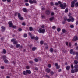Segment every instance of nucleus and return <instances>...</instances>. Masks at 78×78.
Wrapping results in <instances>:
<instances>
[{"mask_svg":"<svg viewBox=\"0 0 78 78\" xmlns=\"http://www.w3.org/2000/svg\"><path fill=\"white\" fill-rule=\"evenodd\" d=\"M20 17H21V15H20V13H19L18 14V18H20Z\"/></svg>","mask_w":78,"mask_h":78,"instance_id":"30","label":"nucleus"},{"mask_svg":"<svg viewBox=\"0 0 78 78\" xmlns=\"http://www.w3.org/2000/svg\"><path fill=\"white\" fill-rule=\"evenodd\" d=\"M64 20L65 21H67V18H64Z\"/></svg>","mask_w":78,"mask_h":78,"instance_id":"54","label":"nucleus"},{"mask_svg":"<svg viewBox=\"0 0 78 78\" xmlns=\"http://www.w3.org/2000/svg\"><path fill=\"white\" fill-rule=\"evenodd\" d=\"M56 27H55V26H54L52 27V28L53 29H55V28H56Z\"/></svg>","mask_w":78,"mask_h":78,"instance_id":"57","label":"nucleus"},{"mask_svg":"<svg viewBox=\"0 0 78 78\" xmlns=\"http://www.w3.org/2000/svg\"><path fill=\"white\" fill-rule=\"evenodd\" d=\"M74 67L75 69H78V65H76L74 66Z\"/></svg>","mask_w":78,"mask_h":78,"instance_id":"23","label":"nucleus"},{"mask_svg":"<svg viewBox=\"0 0 78 78\" xmlns=\"http://www.w3.org/2000/svg\"><path fill=\"white\" fill-rule=\"evenodd\" d=\"M15 41V39H12L11 40V42H14Z\"/></svg>","mask_w":78,"mask_h":78,"instance_id":"53","label":"nucleus"},{"mask_svg":"<svg viewBox=\"0 0 78 78\" xmlns=\"http://www.w3.org/2000/svg\"><path fill=\"white\" fill-rule=\"evenodd\" d=\"M75 59L77 60H78V55H76V56Z\"/></svg>","mask_w":78,"mask_h":78,"instance_id":"45","label":"nucleus"},{"mask_svg":"<svg viewBox=\"0 0 78 78\" xmlns=\"http://www.w3.org/2000/svg\"><path fill=\"white\" fill-rule=\"evenodd\" d=\"M19 19L20 20H23V18L22 17H21L19 18Z\"/></svg>","mask_w":78,"mask_h":78,"instance_id":"32","label":"nucleus"},{"mask_svg":"<svg viewBox=\"0 0 78 78\" xmlns=\"http://www.w3.org/2000/svg\"><path fill=\"white\" fill-rule=\"evenodd\" d=\"M44 25H42L41 26V27L42 28H44Z\"/></svg>","mask_w":78,"mask_h":78,"instance_id":"62","label":"nucleus"},{"mask_svg":"<svg viewBox=\"0 0 78 78\" xmlns=\"http://www.w3.org/2000/svg\"><path fill=\"white\" fill-rule=\"evenodd\" d=\"M55 67H56V69H59L60 68V66H59L58 65V64L56 63H55Z\"/></svg>","mask_w":78,"mask_h":78,"instance_id":"3","label":"nucleus"},{"mask_svg":"<svg viewBox=\"0 0 78 78\" xmlns=\"http://www.w3.org/2000/svg\"><path fill=\"white\" fill-rule=\"evenodd\" d=\"M26 69H30V66H26Z\"/></svg>","mask_w":78,"mask_h":78,"instance_id":"47","label":"nucleus"},{"mask_svg":"<svg viewBox=\"0 0 78 78\" xmlns=\"http://www.w3.org/2000/svg\"><path fill=\"white\" fill-rule=\"evenodd\" d=\"M45 30L44 29L40 28L38 30V32L39 33H45Z\"/></svg>","mask_w":78,"mask_h":78,"instance_id":"2","label":"nucleus"},{"mask_svg":"<svg viewBox=\"0 0 78 78\" xmlns=\"http://www.w3.org/2000/svg\"><path fill=\"white\" fill-rule=\"evenodd\" d=\"M74 4L75 1H73L71 2V6L72 7V8H74L75 6V5H74Z\"/></svg>","mask_w":78,"mask_h":78,"instance_id":"4","label":"nucleus"},{"mask_svg":"<svg viewBox=\"0 0 78 78\" xmlns=\"http://www.w3.org/2000/svg\"><path fill=\"white\" fill-rule=\"evenodd\" d=\"M34 39H35V40L36 41H37V40L39 39V37H35Z\"/></svg>","mask_w":78,"mask_h":78,"instance_id":"21","label":"nucleus"},{"mask_svg":"<svg viewBox=\"0 0 78 78\" xmlns=\"http://www.w3.org/2000/svg\"><path fill=\"white\" fill-rule=\"evenodd\" d=\"M50 21H52L53 20H54V17H52L49 18Z\"/></svg>","mask_w":78,"mask_h":78,"instance_id":"13","label":"nucleus"},{"mask_svg":"<svg viewBox=\"0 0 78 78\" xmlns=\"http://www.w3.org/2000/svg\"><path fill=\"white\" fill-rule=\"evenodd\" d=\"M7 78H10V77L9 76H6Z\"/></svg>","mask_w":78,"mask_h":78,"instance_id":"64","label":"nucleus"},{"mask_svg":"<svg viewBox=\"0 0 78 78\" xmlns=\"http://www.w3.org/2000/svg\"><path fill=\"white\" fill-rule=\"evenodd\" d=\"M45 13L47 15H49L50 14V12L49 10H48L46 11Z\"/></svg>","mask_w":78,"mask_h":78,"instance_id":"9","label":"nucleus"},{"mask_svg":"<svg viewBox=\"0 0 78 78\" xmlns=\"http://www.w3.org/2000/svg\"><path fill=\"white\" fill-rule=\"evenodd\" d=\"M3 53L4 54H6V50L5 49H4L3 50Z\"/></svg>","mask_w":78,"mask_h":78,"instance_id":"18","label":"nucleus"},{"mask_svg":"<svg viewBox=\"0 0 78 78\" xmlns=\"http://www.w3.org/2000/svg\"><path fill=\"white\" fill-rule=\"evenodd\" d=\"M28 34L29 36H32L31 33L30 32H29Z\"/></svg>","mask_w":78,"mask_h":78,"instance_id":"48","label":"nucleus"},{"mask_svg":"<svg viewBox=\"0 0 78 78\" xmlns=\"http://www.w3.org/2000/svg\"><path fill=\"white\" fill-rule=\"evenodd\" d=\"M72 54H73V55H75V54H76V53H75V52H72Z\"/></svg>","mask_w":78,"mask_h":78,"instance_id":"56","label":"nucleus"},{"mask_svg":"<svg viewBox=\"0 0 78 78\" xmlns=\"http://www.w3.org/2000/svg\"><path fill=\"white\" fill-rule=\"evenodd\" d=\"M23 74L24 75H27V71H23Z\"/></svg>","mask_w":78,"mask_h":78,"instance_id":"12","label":"nucleus"},{"mask_svg":"<svg viewBox=\"0 0 78 78\" xmlns=\"http://www.w3.org/2000/svg\"><path fill=\"white\" fill-rule=\"evenodd\" d=\"M33 2L34 3H36L37 2L36 0H33Z\"/></svg>","mask_w":78,"mask_h":78,"instance_id":"46","label":"nucleus"},{"mask_svg":"<svg viewBox=\"0 0 78 78\" xmlns=\"http://www.w3.org/2000/svg\"><path fill=\"white\" fill-rule=\"evenodd\" d=\"M1 28L2 29V31L3 32V31H5V29H6V28L4 26H2Z\"/></svg>","mask_w":78,"mask_h":78,"instance_id":"8","label":"nucleus"},{"mask_svg":"<svg viewBox=\"0 0 78 78\" xmlns=\"http://www.w3.org/2000/svg\"><path fill=\"white\" fill-rule=\"evenodd\" d=\"M29 2L31 4H32V3H33V2L31 0H29Z\"/></svg>","mask_w":78,"mask_h":78,"instance_id":"16","label":"nucleus"},{"mask_svg":"<svg viewBox=\"0 0 78 78\" xmlns=\"http://www.w3.org/2000/svg\"><path fill=\"white\" fill-rule=\"evenodd\" d=\"M17 43H18L17 41H15L13 42L14 44H17Z\"/></svg>","mask_w":78,"mask_h":78,"instance_id":"39","label":"nucleus"},{"mask_svg":"<svg viewBox=\"0 0 78 78\" xmlns=\"http://www.w3.org/2000/svg\"><path fill=\"white\" fill-rule=\"evenodd\" d=\"M25 5L26 6H29V4L28 3H25Z\"/></svg>","mask_w":78,"mask_h":78,"instance_id":"41","label":"nucleus"},{"mask_svg":"<svg viewBox=\"0 0 78 78\" xmlns=\"http://www.w3.org/2000/svg\"><path fill=\"white\" fill-rule=\"evenodd\" d=\"M48 66L49 68H50L51 67V65L50 64H48Z\"/></svg>","mask_w":78,"mask_h":78,"instance_id":"24","label":"nucleus"},{"mask_svg":"<svg viewBox=\"0 0 78 78\" xmlns=\"http://www.w3.org/2000/svg\"><path fill=\"white\" fill-rule=\"evenodd\" d=\"M55 6H58L59 5V4L58 3H55Z\"/></svg>","mask_w":78,"mask_h":78,"instance_id":"40","label":"nucleus"},{"mask_svg":"<svg viewBox=\"0 0 78 78\" xmlns=\"http://www.w3.org/2000/svg\"><path fill=\"white\" fill-rule=\"evenodd\" d=\"M70 19H71V21L72 22H74L75 20V18H73L72 16H70L69 17Z\"/></svg>","mask_w":78,"mask_h":78,"instance_id":"7","label":"nucleus"},{"mask_svg":"<svg viewBox=\"0 0 78 78\" xmlns=\"http://www.w3.org/2000/svg\"><path fill=\"white\" fill-rule=\"evenodd\" d=\"M71 72L72 73H75V71H74V70L73 69L71 70Z\"/></svg>","mask_w":78,"mask_h":78,"instance_id":"27","label":"nucleus"},{"mask_svg":"<svg viewBox=\"0 0 78 78\" xmlns=\"http://www.w3.org/2000/svg\"><path fill=\"white\" fill-rule=\"evenodd\" d=\"M23 36L24 37H27V34H25Z\"/></svg>","mask_w":78,"mask_h":78,"instance_id":"33","label":"nucleus"},{"mask_svg":"<svg viewBox=\"0 0 78 78\" xmlns=\"http://www.w3.org/2000/svg\"><path fill=\"white\" fill-rule=\"evenodd\" d=\"M50 51L51 53H53V49L52 48H51L50 49Z\"/></svg>","mask_w":78,"mask_h":78,"instance_id":"17","label":"nucleus"},{"mask_svg":"<svg viewBox=\"0 0 78 78\" xmlns=\"http://www.w3.org/2000/svg\"><path fill=\"white\" fill-rule=\"evenodd\" d=\"M22 25H25V23H24V22H23V23H22Z\"/></svg>","mask_w":78,"mask_h":78,"instance_id":"52","label":"nucleus"},{"mask_svg":"<svg viewBox=\"0 0 78 78\" xmlns=\"http://www.w3.org/2000/svg\"><path fill=\"white\" fill-rule=\"evenodd\" d=\"M75 6H78V3H76L75 4Z\"/></svg>","mask_w":78,"mask_h":78,"instance_id":"50","label":"nucleus"},{"mask_svg":"<svg viewBox=\"0 0 78 78\" xmlns=\"http://www.w3.org/2000/svg\"><path fill=\"white\" fill-rule=\"evenodd\" d=\"M74 62L75 64H77L78 63V61H77V60H74Z\"/></svg>","mask_w":78,"mask_h":78,"instance_id":"35","label":"nucleus"},{"mask_svg":"<svg viewBox=\"0 0 78 78\" xmlns=\"http://www.w3.org/2000/svg\"><path fill=\"white\" fill-rule=\"evenodd\" d=\"M76 40H78V37H77L76 36H75L73 38L72 41H76Z\"/></svg>","mask_w":78,"mask_h":78,"instance_id":"6","label":"nucleus"},{"mask_svg":"<svg viewBox=\"0 0 78 78\" xmlns=\"http://www.w3.org/2000/svg\"><path fill=\"white\" fill-rule=\"evenodd\" d=\"M9 26L10 27H12L13 24H12V21H10L9 22Z\"/></svg>","mask_w":78,"mask_h":78,"instance_id":"5","label":"nucleus"},{"mask_svg":"<svg viewBox=\"0 0 78 78\" xmlns=\"http://www.w3.org/2000/svg\"><path fill=\"white\" fill-rule=\"evenodd\" d=\"M54 73V72H53V71H51L50 72V74L51 75H53Z\"/></svg>","mask_w":78,"mask_h":78,"instance_id":"28","label":"nucleus"},{"mask_svg":"<svg viewBox=\"0 0 78 78\" xmlns=\"http://www.w3.org/2000/svg\"><path fill=\"white\" fill-rule=\"evenodd\" d=\"M46 72L47 73H49L50 72V69L49 68H47L46 69Z\"/></svg>","mask_w":78,"mask_h":78,"instance_id":"11","label":"nucleus"},{"mask_svg":"<svg viewBox=\"0 0 78 78\" xmlns=\"http://www.w3.org/2000/svg\"><path fill=\"white\" fill-rule=\"evenodd\" d=\"M57 31L58 32H59V31H61V29H60V28H57Z\"/></svg>","mask_w":78,"mask_h":78,"instance_id":"34","label":"nucleus"},{"mask_svg":"<svg viewBox=\"0 0 78 78\" xmlns=\"http://www.w3.org/2000/svg\"><path fill=\"white\" fill-rule=\"evenodd\" d=\"M62 23L63 24H65L66 23V22L64 21H62Z\"/></svg>","mask_w":78,"mask_h":78,"instance_id":"55","label":"nucleus"},{"mask_svg":"<svg viewBox=\"0 0 78 78\" xmlns=\"http://www.w3.org/2000/svg\"><path fill=\"white\" fill-rule=\"evenodd\" d=\"M29 30L30 31H33V28H32V27H29Z\"/></svg>","mask_w":78,"mask_h":78,"instance_id":"31","label":"nucleus"},{"mask_svg":"<svg viewBox=\"0 0 78 78\" xmlns=\"http://www.w3.org/2000/svg\"><path fill=\"white\" fill-rule=\"evenodd\" d=\"M58 4H60V7L62 9H64L66 8V7L67 6V5H66V3H63V4H62L61 1H58Z\"/></svg>","mask_w":78,"mask_h":78,"instance_id":"1","label":"nucleus"},{"mask_svg":"<svg viewBox=\"0 0 78 78\" xmlns=\"http://www.w3.org/2000/svg\"><path fill=\"white\" fill-rule=\"evenodd\" d=\"M35 69L36 70H38V68L37 67H35Z\"/></svg>","mask_w":78,"mask_h":78,"instance_id":"63","label":"nucleus"},{"mask_svg":"<svg viewBox=\"0 0 78 78\" xmlns=\"http://www.w3.org/2000/svg\"><path fill=\"white\" fill-rule=\"evenodd\" d=\"M4 62L6 64H7V63H8V60L5 59L4 60Z\"/></svg>","mask_w":78,"mask_h":78,"instance_id":"19","label":"nucleus"},{"mask_svg":"<svg viewBox=\"0 0 78 78\" xmlns=\"http://www.w3.org/2000/svg\"><path fill=\"white\" fill-rule=\"evenodd\" d=\"M51 14L52 16H53V15H54V14H55V13H54L52 12L51 13Z\"/></svg>","mask_w":78,"mask_h":78,"instance_id":"61","label":"nucleus"},{"mask_svg":"<svg viewBox=\"0 0 78 78\" xmlns=\"http://www.w3.org/2000/svg\"><path fill=\"white\" fill-rule=\"evenodd\" d=\"M23 11L24 12H27V9L26 8H23Z\"/></svg>","mask_w":78,"mask_h":78,"instance_id":"15","label":"nucleus"},{"mask_svg":"<svg viewBox=\"0 0 78 78\" xmlns=\"http://www.w3.org/2000/svg\"><path fill=\"white\" fill-rule=\"evenodd\" d=\"M62 32L63 33H65L66 32V30L65 29H63L62 30Z\"/></svg>","mask_w":78,"mask_h":78,"instance_id":"37","label":"nucleus"},{"mask_svg":"<svg viewBox=\"0 0 78 78\" xmlns=\"http://www.w3.org/2000/svg\"><path fill=\"white\" fill-rule=\"evenodd\" d=\"M18 30L19 31H22V29L20 28L18 29Z\"/></svg>","mask_w":78,"mask_h":78,"instance_id":"49","label":"nucleus"},{"mask_svg":"<svg viewBox=\"0 0 78 78\" xmlns=\"http://www.w3.org/2000/svg\"><path fill=\"white\" fill-rule=\"evenodd\" d=\"M68 11H69V9H66L65 10V12L66 13H67V12H68Z\"/></svg>","mask_w":78,"mask_h":78,"instance_id":"22","label":"nucleus"},{"mask_svg":"<svg viewBox=\"0 0 78 78\" xmlns=\"http://www.w3.org/2000/svg\"><path fill=\"white\" fill-rule=\"evenodd\" d=\"M70 66H67L66 67V69L67 70H69L70 69Z\"/></svg>","mask_w":78,"mask_h":78,"instance_id":"14","label":"nucleus"},{"mask_svg":"<svg viewBox=\"0 0 78 78\" xmlns=\"http://www.w3.org/2000/svg\"><path fill=\"white\" fill-rule=\"evenodd\" d=\"M74 71L76 72H78V68H75Z\"/></svg>","mask_w":78,"mask_h":78,"instance_id":"20","label":"nucleus"},{"mask_svg":"<svg viewBox=\"0 0 78 78\" xmlns=\"http://www.w3.org/2000/svg\"><path fill=\"white\" fill-rule=\"evenodd\" d=\"M1 69H4V66H2L1 67Z\"/></svg>","mask_w":78,"mask_h":78,"instance_id":"59","label":"nucleus"},{"mask_svg":"<svg viewBox=\"0 0 78 78\" xmlns=\"http://www.w3.org/2000/svg\"><path fill=\"white\" fill-rule=\"evenodd\" d=\"M40 44L41 45H42L44 44V41H40Z\"/></svg>","mask_w":78,"mask_h":78,"instance_id":"43","label":"nucleus"},{"mask_svg":"<svg viewBox=\"0 0 78 78\" xmlns=\"http://www.w3.org/2000/svg\"><path fill=\"white\" fill-rule=\"evenodd\" d=\"M34 61L35 62H38V59L37 58H35L34 59Z\"/></svg>","mask_w":78,"mask_h":78,"instance_id":"38","label":"nucleus"},{"mask_svg":"<svg viewBox=\"0 0 78 78\" xmlns=\"http://www.w3.org/2000/svg\"><path fill=\"white\" fill-rule=\"evenodd\" d=\"M29 62L30 64H32L33 63V61H29Z\"/></svg>","mask_w":78,"mask_h":78,"instance_id":"44","label":"nucleus"},{"mask_svg":"<svg viewBox=\"0 0 78 78\" xmlns=\"http://www.w3.org/2000/svg\"><path fill=\"white\" fill-rule=\"evenodd\" d=\"M26 72L28 74H31V71H30V70H27Z\"/></svg>","mask_w":78,"mask_h":78,"instance_id":"10","label":"nucleus"},{"mask_svg":"<svg viewBox=\"0 0 78 78\" xmlns=\"http://www.w3.org/2000/svg\"><path fill=\"white\" fill-rule=\"evenodd\" d=\"M48 45H47L45 47V48L46 49H48Z\"/></svg>","mask_w":78,"mask_h":78,"instance_id":"58","label":"nucleus"},{"mask_svg":"<svg viewBox=\"0 0 78 78\" xmlns=\"http://www.w3.org/2000/svg\"><path fill=\"white\" fill-rule=\"evenodd\" d=\"M20 45L19 44H18L16 45V47L17 48H19V47H20Z\"/></svg>","mask_w":78,"mask_h":78,"instance_id":"29","label":"nucleus"},{"mask_svg":"<svg viewBox=\"0 0 78 78\" xmlns=\"http://www.w3.org/2000/svg\"><path fill=\"white\" fill-rule=\"evenodd\" d=\"M53 3L52 2L51 3V6H53Z\"/></svg>","mask_w":78,"mask_h":78,"instance_id":"60","label":"nucleus"},{"mask_svg":"<svg viewBox=\"0 0 78 78\" xmlns=\"http://www.w3.org/2000/svg\"><path fill=\"white\" fill-rule=\"evenodd\" d=\"M70 27L72 28H74V26H73V25H71L70 26Z\"/></svg>","mask_w":78,"mask_h":78,"instance_id":"42","label":"nucleus"},{"mask_svg":"<svg viewBox=\"0 0 78 78\" xmlns=\"http://www.w3.org/2000/svg\"><path fill=\"white\" fill-rule=\"evenodd\" d=\"M67 21L68 22H71V20L70 18L68 19L67 20Z\"/></svg>","mask_w":78,"mask_h":78,"instance_id":"25","label":"nucleus"},{"mask_svg":"<svg viewBox=\"0 0 78 78\" xmlns=\"http://www.w3.org/2000/svg\"><path fill=\"white\" fill-rule=\"evenodd\" d=\"M35 38V37H34V36L31 37V39H34Z\"/></svg>","mask_w":78,"mask_h":78,"instance_id":"51","label":"nucleus"},{"mask_svg":"<svg viewBox=\"0 0 78 78\" xmlns=\"http://www.w3.org/2000/svg\"><path fill=\"white\" fill-rule=\"evenodd\" d=\"M70 52L71 54H72V53L73 52V49H71L70 51Z\"/></svg>","mask_w":78,"mask_h":78,"instance_id":"36","label":"nucleus"},{"mask_svg":"<svg viewBox=\"0 0 78 78\" xmlns=\"http://www.w3.org/2000/svg\"><path fill=\"white\" fill-rule=\"evenodd\" d=\"M36 48L35 47H33L32 48V50L33 51H34L35 50H36Z\"/></svg>","mask_w":78,"mask_h":78,"instance_id":"26","label":"nucleus"}]
</instances>
